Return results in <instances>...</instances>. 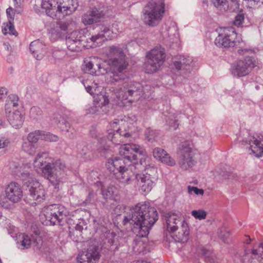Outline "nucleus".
<instances>
[{
    "label": "nucleus",
    "mask_w": 263,
    "mask_h": 263,
    "mask_svg": "<svg viewBox=\"0 0 263 263\" xmlns=\"http://www.w3.org/2000/svg\"><path fill=\"white\" fill-rule=\"evenodd\" d=\"M100 257L99 248L96 246H90L86 252L78 255L77 260L80 263H95Z\"/></svg>",
    "instance_id": "obj_18"
},
{
    "label": "nucleus",
    "mask_w": 263,
    "mask_h": 263,
    "mask_svg": "<svg viewBox=\"0 0 263 263\" xmlns=\"http://www.w3.org/2000/svg\"><path fill=\"white\" fill-rule=\"evenodd\" d=\"M164 6L162 1L149 2L143 10V20L144 23L151 26L157 25L162 18L165 11Z\"/></svg>",
    "instance_id": "obj_9"
},
{
    "label": "nucleus",
    "mask_w": 263,
    "mask_h": 263,
    "mask_svg": "<svg viewBox=\"0 0 263 263\" xmlns=\"http://www.w3.org/2000/svg\"><path fill=\"white\" fill-rule=\"evenodd\" d=\"M29 49L33 57L38 60L42 59L46 52L45 44L40 40L32 42Z\"/></svg>",
    "instance_id": "obj_24"
},
{
    "label": "nucleus",
    "mask_w": 263,
    "mask_h": 263,
    "mask_svg": "<svg viewBox=\"0 0 263 263\" xmlns=\"http://www.w3.org/2000/svg\"><path fill=\"white\" fill-rule=\"evenodd\" d=\"M245 237L246 238V240H244V242L246 244H249L250 242L251 238H250L249 236H245Z\"/></svg>",
    "instance_id": "obj_60"
},
{
    "label": "nucleus",
    "mask_w": 263,
    "mask_h": 263,
    "mask_svg": "<svg viewBox=\"0 0 263 263\" xmlns=\"http://www.w3.org/2000/svg\"><path fill=\"white\" fill-rule=\"evenodd\" d=\"M58 11L60 13V20L65 16L71 14L77 8L76 0H57Z\"/></svg>",
    "instance_id": "obj_19"
},
{
    "label": "nucleus",
    "mask_w": 263,
    "mask_h": 263,
    "mask_svg": "<svg viewBox=\"0 0 263 263\" xmlns=\"http://www.w3.org/2000/svg\"><path fill=\"white\" fill-rule=\"evenodd\" d=\"M168 124H169L170 126L171 127H173L174 129H176L178 127V125H179V123H178V121H177L176 120H171L169 122Z\"/></svg>",
    "instance_id": "obj_55"
},
{
    "label": "nucleus",
    "mask_w": 263,
    "mask_h": 263,
    "mask_svg": "<svg viewBox=\"0 0 263 263\" xmlns=\"http://www.w3.org/2000/svg\"><path fill=\"white\" fill-rule=\"evenodd\" d=\"M104 15L103 11L95 8L83 15L82 22L85 25H91L100 22Z\"/></svg>",
    "instance_id": "obj_23"
},
{
    "label": "nucleus",
    "mask_w": 263,
    "mask_h": 263,
    "mask_svg": "<svg viewBox=\"0 0 263 263\" xmlns=\"http://www.w3.org/2000/svg\"><path fill=\"white\" fill-rule=\"evenodd\" d=\"M45 218V224L48 225L61 224L63 220H67V223L71 224L70 219H67L69 212L61 204H53L45 207L43 211Z\"/></svg>",
    "instance_id": "obj_10"
},
{
    "label": "nucleus",
    "mask_w": 263,
    "mask_h": 263,
    "mask_svg": "<svg viewBox=\"0 0 263 263\" xmlns=\"http://www.w3.org/2000/svg\"><path fill=\"white\" fill-rule=\"evenodd\" d=\"M10 124L15 128H20L24 121V116L18 110L10 114L8 116Z\"/></svg>",
    "instance_id": "obj_29"
},
{
    "label": "nucleus",
    "mask_w": 263,
    "mask_h": 263,
    "mask_svg": "<svg viewBox=\"0 0 263 263\" xmlns=\"http://www.w3.org/2000/svg\"><path fill=\"white\" fill-rule=\"evenodd\" d=\"M95 195V193L93 191L89 190L88 195L85 200V202L86 203H90L93 200Z\"/></svg>",
    "instance_id": "obj_52"
},
{
    "label": "nucleus",
    "mask_w": 263,
    "mask_h": 263,
    "mask_svg": "<svg viewBox=\"0 0 263 263\" xmlns=\"http://www.w3.org/2000/svg\"><path fill=\"white\" fill-rule=\"evenodd\" d=\"M192 215L197 219L203 220L206 217V212L202 210H193L191 212Z\"/></svg>",
    "instance_id": "obj_41"
},
{
    "label": "nucleus",
    "mask_w": 263,
    "mask_h": 263,
    "mask_svg": "<svg viewBox=\"0 0 263 263\" xmlns=\"http://www.w3.org/2000/svg\"><path fill=\"white\" fill-rule=\"evenodd\" d=\"M238 53L245 55V58L238 60L231 68L232 74L237 77H242L248 75L255 66V61L253 58L247 54L252 53V50L249 49H240Z\"/></svg>",
    "instance_id": "obj_11"
},
{
    "label": "nucleus",
    "mask_w": 263,
    "mask_h": 263,
    "mask_svg": "<svg viewBox=\"0 0 263 263\" xmlns=\"http://www.w3.org/2000/svg\"><path fill=\"white\" fill-rule=\"evenodd\" d=\"M252 254L259 262L263 263V245L262 243H259L257 248H254L252 250Z\"/></svg>",
    "instance_id": "obj_37"
},
{
    "label": "nucleus",
    "mask_w": 263,
    "mask_h": 263,
    "mask_svg": "<svg viewBox=\"0 0 263 263\" xmlns=\"http://www.w3.org/2000/svg\"><path fill=\"white\" fill-rule=\"evenodd\" d=\"M8 142L6 140L0 139V148H4L7 146Z\"/></svg>",
    "instance_id": "obj_57"
},
{
    "label": "nucleus",
    "mask_w": 263,
    "mask_h": 263,
    "mask_svg": "<svg viewBox=\"0 0 263 263\" xmlns=\"http://www.w3.org/2000/svg\"><path fill=\"white\" fill-rule=\"evenodd\" d=\"M253 258H255L252 254V251L251 252L249 250H245L243 255L241 257L242 263H251Z\"/></svg>",
    "instance_id": "obj_42"
},
{
    "label": "nucleus",
    "mask_w": 263,
    "mask_h": 263,
    "mask_svg": "<svg viewBox=\"0 0 263 263\" xmlns=\"http://www.w3.org/2000/svg\"><path fill=\"white\" fill-rule=\"evenodd\" d=\"M6 198L13 203L20 201L23 197V191L21 185L15 182H11L6 187Z\"/></svg>",
    "instance_id": "obj_17"
},
{
    "label": "nucleus",
    "mask_w": 263,
    "mask_h": 263,
    "mask_svg": "<svg viewBox=\"0 0 263 263\" xmlns=\"http://www.w3.org/2000/svg\"><path fill=\"white\" fill-rule=\"evenodd\" d=\"M192 61L193 60L191 57L179 55L177 57V60L174 62V64L177 70L188 71L190 69V64Z\"/></svg>",
    "instance_id": "obj_28"
},
{
    "label": "nucleus",
    "mask_w": 263,
    "mask_h": 263,
    "mask_svg": "<svg viewBox=\"0 0 263 263\" xmlns=\"http://www.w3.org/2000/svg\"><path fill=\"white\" fill-rule=\"evenodd\" d=\"M84 85L87 92L90 93L91 96H93L94 98H96L101 93L98 84L94 83L93 85L91 86H86L85 84Z\"/></svg>",
    "instance_id": "obj_36"
},
{
    "label": "nucleus",
    "mask_w": 263,
    "mask_h": 263,
    "mask_svg": "<svg viewBox=\"0 0 263 263\" xmlns=\"http://www.w3.org/2000/svg\"><path fill=\"white\" fill-rule=\"evenodd\" d=\"M100 59L93 57L84 61L85 65L83 70L85 72L93 76L104 74L107 72L106 69L102 66Z\"/></svg>",
    "instance_id": "obj_16"
},
{
    "label": "nucleus",
    "mask_w": 263,
    "mask_h": 263,
    "mask_svg": "<svg viewBox=\"0 0 263 263\" xmlns=\"http://www.w3.org/2000/svg\"><path fill=\"white\" fill-rule=\"evenodd\" d=\"M22 12V9L21 7L18 6V7H16L14 9V14L15 13H17V14H21Z\"/></svg>",
    "instance_id": "obj_59"
},
{
    "label": "nucleus",
    "mask_w": 263,
    "mask_h": 263,
    "mask_svg": "<svg viewBox=\"0 0 263 263\" xmlns=\"http://www.w3.org/2000/svg\"><path fill=\"white\" fill-rule=\"evenodd\" d=\"M184 220L180 216L174 213H169L165 216L166 230L171 233H173L178 230Z\"/></svg>",
    "instance_id": "obj_22"
},
{
    "label": "nucleus",
    "mask_w": 263,
    "mask_h": 263,
    "mask_svg": "<svg viewBox=\"0 0 263 263\" xmlns=\"http://www.w3.org/2000/svg\"><path fill=\"white\" fill-rule=\"evenodd\" d=\"M73 224H76L75 229L76 232L77 233V235L78 234L81 235V233L84 229V227L85 229L87 228L86 223L84 219H78V222L77 223H73Z\"/></svg>",
    "instance_id": "obj_43"
},
{
    "label": "nucleus",
    "mask_w": 263,
    "mask_h": 263,
    "mask_svg": "<svg viewBox=\"0 0 263 263\" xmlns=\"http://www.w3.org/2000/svg\"><path fill=\"white\" fill-rule=\"evenodd\" d=\"M213 5L217 10L222 12L227 11L229 9V4L227 0H206ZM235 2L236 0H231Z\"/></svg>",
    "instance_id": "obj_32"
},
{
    "label": "nucleus",
    "mask_w": 263,
    "mask_h": 263,
    "mask_svg": "<svg viewBox=\"0 0 263 263\" xmlns=\"http://www.w3.org/2000/svg\"><path fill=\"white\" fill-rule=\"evenodd\" d=\"M128 122L125 119L121 118L116 119L108 126L107 138L115 144H120L124 142V139L131 136L127 132Z\"/></svg>",
    "instance_id": "obj_8"
},
{
    "label": "nucleus",
    "mask_w": 263,
    "mask_h": 263,
    "mask_svg": "<svg viewBox=\"0 0 263 263\" xmlns=\"http://www.w3.org/2000/svg\"><path fill=\"white\" fill-rule=\"evenodd\" d=\"M50 39L51 41L54 42L59 39H63L65 36V33L61 31L59 27H55L50 30L49 32Z\"/></svg>",
    "instance_id": "obj_34"
},
{
    "label": "nucleus",
    "mask_w": 263,
    "mask_h": 263,
    "mask_svg": "<svg viewBox=\"0 0 263 263\" xmlns=\"http://www.w3.org/2000/svg\"><path fill=\"white\" fill-rule=\"evenodd\" d=\"M3 33L5 34L9 33L11 35H16L17 33L15 30L13 20H9L7 23H4L2 29Z\"/></svg>",
    "instance_id": "obj_35"
},
{
    "label": "nucleus",
    "mask_w": 263,
    "mask_h": 263,
    "mask_svg": "<svg viewBox=\"0 0 263 263\" xmlns=\"http://www.w3.org/2000/svg\"><path fill=\"white\" fill-rule=\"evenodd\" d=\"M33 165L36 170H40L42 176L55 188L63 182L67 170L63 161L49 157L47 152L38 153L33 161Z\"/></svg>",
    "instance_id": "obj_3"
},
{
    "label": "nucleus",
    "mask_w": 263,
    "mask_h": 263,
    "mask_svg": "<svg viewBox=\"0 0 263 263\" xmlns=\"http://www.w3.org/2000/svg\"><path fill=\"white\" fill-rule=\"evenodd\" d=\"M119 153L122 157L108 160L107 168L120 182L126 185L132 184L135 181L136 174L145 167L146 152L139 145L127 143L120 146Z\"/></svg>",
    "instance_id": "obj_1"
},
{
    "label": "nucleus",
    "mask_w": 263,
    "mask_h": 263,
    "mask_svg": "<svg viewBox=\"0 0 263 263\" xmlns=\"http://www.w3.org/2000/svg\"><path fill=\"white\" fill-rule=\"evenodd\" d=\"M244 21V15L242 13L238 14L235 18L234 21V25L238 27L240 26Z\"/></svg>",
    "instance_id": "obj_47"
},
{
    "label": "nucleus",
    "mask_w": 263,
    "mask_h": 263,
    "mask_svg": "<svg viewBox=\"0 0 263 263\" xmlns=\"http://www.w3.org/2000/svg\"><path fill=\"white\" fill-rule=\"evenodd\" d=\"M41 6L46 14L55 19L60 20V13L58 11L57 0H43Z\"/></svg>",
    "instance_id": "obj_21"
},
{
    "label": "nucleus",
    "mask_w": 263,
    "mask_h": 263,
    "mask_svg": "<svg viewBox=\"0 0 263 263\" xmlns=\"http://www.w3.org/2000/svg\"><path fill=\"white\" fill-rule=\"evenodd\" d=\"M146 138L148 141L153 142L156 140L158 135V132L156 130H153L150 128H147L145 131Z\"/></svg>",
    "instance_id": "obj_38"
},
{
    "label": "nucleus",
    "mask_w": 263,
    "mask_h": 263,
    "mask_svg": "<svg viewBox=\"0 0 263 263\" xmlns=\"http://www.w3.org/2000/svg\"><path fill=\"white\" fill-rule=\"evenodd\" d=\"M77 149L81 155H85L87 151V147L84 143H79L77 145Z\"/></svg>",
    "instance_id": "obj_51"
},
{
    "label": "nucleus",
    "mask_w": 263,
    "mask_h": 263,
    "mask_svg": "<svg viewBox=\"0 0 263 263\" xmlns=\"http://www.w3.org/2000/svg\"><path fill=\"white\" fill-rule=\"evenodd\" d=\"M153 156L157 159L168 165L174 166L176 164L175 160L171 158L169 154L162 148H155L153 150Z\"/></svg>",
    "instance_id": "obj_26"
},
{
    "label": "nucleus",
    "mask_w": 263,
    "mask_h": 263,
    "mask_svg": "<svg viewBox=\"0 0 263 263\" xmlns=\"http://www.w3.org/2000/svg\"><path fill=\"white\" fill-rule=\"evenodd\" d=\"M165 50L159 46L147 52L145 63V70L147 73L156 72L163 64L165 59Z\"/></svg>",
    "instance_id": "obj_12"
},
{
    "label": "nucleus",
    "mask_w": 263,
    "mask_h": 263,
    "mask_svg": "<svg viewBox=\"0 0 263 263\" xmlns=\"http://www.w3.org/2000/svg\"><path fill=\"white\" fill-rule=\"evenodd\" d=\"M14 173L28 187V199L29 200V204L36 205L45 200V190L32 173L25 170V167H16Z\"/></svg>",
    "instance_id": "obj_5"
},
{
    "label": "nucleus",
    "mask_w": 263,
    "mask_h": 263,
    "mask_svg": "<svg viewBox=\"0 0 263 263\" xmlns=\"http://www.w3.org/2000/svg\"><path fill=\"white\" fill-rule=\"evenodd\" d=\"M97 33L93 34L87 39L84 35V30H77L72 32L66 39V44L67 48L73 52H78L81 50V48L85 45L84 43L92 42L93 45L101 43L102 42L108 40H111L113 37L114 31L110 26L106 25H99L96 27Z\"/></svg>",
    "instance_id": "obj_4"
},
{
    "label": "nucleus",
    "mask_w": 263,
    "mask_h": 263,
    "mask_svg": "<svg viewBox=\"0 0 263 263\" xmlns=\"http://www.w3.org/2000/svg\"><path fill=\"white\" fill-rule=\"evenodd\" d=\"M108 65L110 71L112 74V80L118 81L124 79L128 63L123 49L119 46H112L109 47Z\"/></svg>",
    "instance_id": "obj_6"
},
{
    "label": "nucleus",
    "mask_w": 263,
    "mask_h": 263,
    "mask_svg": "<svg viewBox=\"0 0 263 263\" xmlns=\"http://www.w3.org/2000/svg\"><path fill=\"white\" fill-rule=\"evenodd\" d=\"M41 114V110L39 108L34 106L30 109V115L31 118L36 119L37 118V116Z\"/></svg>",
    "instance_id": "obj_48"
},
{
    "label": "nucleus",
    "mask_w": 263,
    "mask_h": 263,
    "mask_svg": "<svg viewBox=\"0 0 263 263\" xmlns=\"http://www.w3.org/2000/svg\"><path fill=\"white\" fill-rule=\"evenodd\" d=\"M7 93L6 88L4 87L0 88V100L2 99Z\"/></svg>",
    "instance_id": "obj_56"
},
{
    "label": "nucleus",
    "mask_w": 263,
    "mask_h": 263,
    "mask_svg": "<svg viewBox=\"0 0 263 263\" xmlns=\"http://www.w3.org/2000/svg\"><path fill=\"white\" fill-rule=\"evenodd\" d=\"M31 243L30 237L24 233H21L16 236V245L19 249H27L30 247Z\"/></svg>",
    "instance_id": "obj_30"
},
{
    "label": "nucleus",
    "mask_w": 263,
    "mask_h": 263,
    "mask_svg": "<svg viewBox=\"0 0 263 263\" xmlns=\"http://www.w3.org/2000/svg\"><path fill=\"white\" fill-rule=\"evenodd\" d=\"M135 181L140 186L142 192L145 193L150 192L154 185V182L151 179V175L147 173L136 174Z\"/></svg>",
    "instance_id": "obj_20"
},
{
    "label": "nucleus",
    "mask_w": 263,
    "mask_h": 263,
    "mask_svg": "<svg viewBox=\"0 0 263 263\" xmlns=\"http://www.w3.org/2000/svg\"><path fill=\"white\" fill-rule=\"evenodd\" d=\"M177 155L178 164L181 169L187 170L195 165V161L193 159L194 154L191 142H183L178 149Z\"/></svg>",
    "instance_id": "obj_13"
},
{
    "label": "nucleus",
    "mask_w": 263,
    "mask_h": 263,
    "mask_svg": "<svg viewBox=\"0 0 263 263\" xmlns=\"http://www.w3.org/2000/svg\"><path fill=\"white\" fill-rule=\"evenodd\" d=\"M76 241H81V239L79 238V237L77 239H76L75 240Z\"/></svg>",
    "instance_id": "obj_63"
},
{
    "label": "nucleus",
    "mask_w": 263,
    "mask_h": 263,
    "mask_svg": "<svg viewBox=\"0 0 263 263\" xmlns=\"http://www.w3.org/2000/svg\"><path fill=\"white\" fill-rule=\"evenodd\" d=\"M109 103V100L105 95L100 93L99 96L94 98L92 105L89 108L88 111L89 114H94L101 112L103 106Z\"/></svg>",
    "instance_id": "obj_25"
},
{
    "label": "nucleus",
    "mask_w": 263,
    "mask_h": 263,
    "mask_svg": "<svg viewBox=\"0 0 263 263\" xmlns=\"http://www.w3.org/2000/svg\"><path fill=\"white\" fill-rule=\"evenodd\" d=\"M158 217L156 209L151 206L149 202H140L130 208L124 216L123 224H132L133 232L137 236L144 237L148 235Z\"/></svg>",
    "instance_id": "obj_2"
},
{
    "label": "nucleus",
    "mask_w": 263,
    "mask_h": 263,
    "mask_svg": "<svg viewBox=\"0 0 263 263\" xmlns=\"http://www.w3.org/2000/svg\"><path fill=\"white\" fill-rule=\"evenodd\" d=\"M58 126L63 132H72L73 129H71L70 123L64 119L60 121L58 123Z\"/></svg>",
    "instance_id": "obj_39"
},
{
    "label": "nucleus",
    "mask_w": 263,
    "mask_h": 263,
    "mask_svg": "<svg viewBox=\"0 0 263 263\" xmlns=\"http://www.w3.org/2000/svg\"><path fill=\"white\" fill-rule=\"evenodd\" d=\"M226 236L224 235H221V238L222 239L223 241L225 243H228V237L230 235V234L229 232H227L226 234Z\"/></svg>",
    "instance_id": "obj_58"
},
{
    "label": "nucleus",
    "mask_w": 263,
    "mask_h": 263,
    "mask_svg": "<svg viewBox=\"0 0 263 263\" xmlns=\"http://www.w3.org/2000/svg\"><path fill=\"white\" fill-rule=\"evenodd\" d=\"M236 37V34L233 28H224L219 33L215 40V43L219 47H232L235 45Z\"/></svg>",
    "instance_id": "obj_15"
},
{
    "label": "nucleus",
    "mask_w": 263,
    "mask_h": 263,
    "mask_svg": "<svg viewBox=\"0 0 263 263\" xmlns=\"http://www.w3.org/2000/svg\"><path fill=\"white\" fill-rule=\"evenodd\" d=\"M69 23L68 22H59L57 27L61 29V31L64 32L65 34L69 26Z\"/></svg>",
    "instance_id": "obj_49"
},
{
    "label": "nucleus",
    "mask_w": 263,
    "mask_h": 263,
    "mask_svg": "<svg viewBox=\"0 0 263 263\" xmlns=\"http://www.w3.org/2000/svg\"><path fill=\"white\" fill-rule=\"evenodd\" d=\"M187 193L190 195L194 194L196 195L202 196L204 194V190L201 189H199L196 186L189 185L187 186Z\"/></svg>",
    "instance_id": "obj_44"
},
{
    "label": "nucleus",
    "mask_w": 263,
    "mask_h": 263,
    "mask_svg": "<svg viewBox=\"0 0 263 263\" xmlns=\"http://www.w3.org/2000/svg\"><path fill=\"white\" fill-rule=\"evenodd\" d=\"M237 141L248 149L250 154L263 161V140L257 139L252 135L249 131L243 129L237 137Z\"/></svg>",
    "instance_id": "obj_7"
},
{
    "label": "nucleus",
    "mask_w": 263,
    "mask_h": 263,
    "mask_svg": "<svg viewBox=\"0 0 263 263\" xmlns=\"http://www.w3.org/2000/svg\"><path fill=\"white\" fill-rule=\"evenodd\" d=\"M42 130H37L29 133L25 138L28 141L36 145V143L42 138Z\"/></svg>",
    "instance_id": "obj_33"
},
{
    "label": "nucleus",
    "mask_w": 263,
    "mask_h": 263,
    "mask_svg": "<svg viewBox=\"0 0 263 263\" xmlns=\"http://www.w3.org/2000/svg\"><path fill=\"white\" fill-rule=\"evenodd\" d=\"M42 138V140L50 142H56L59 140V137L57 136L52 134L50 133H46L43 130Z\"/></svg>",
    "instance_id": "obj_40"
},
{
    "label": "nucleus",
    "mask_w": 263,
    "mask_h": 263,
    "mask_svg": "<svg viewBox=\"0 0 263 263\" xmlns=\"http://www.w3.org/2000/svg\"><path fill=\"white\" fill-rule=\"evenodd\" d=\"M22 140V150L30 155H34L36 153L37 146L28 141L25 138V137H23Z\"/></svg>",
    "instance_id": "obj_31"
},
{
    "label": "nucleus",
    "mask_w": 263,
    "mask_h": 263,
    "mask_svg": "<svg viewBox=\"0 0 263 263\" xmlns=\"http://www.w3.org/2000/svg\"><path fill=\"white\" fill-rule=\"evenodd\" d=\"M114 191L112 187H108L105 190H102V194L105 199L110 198L114 195Z\"/></svg>",
    "instance_id": "obj_46"
},
{
    "label": "nucleus",
    "mask_w": 263,
    "mask_h": 263,
    "mask_svg": "<svg viewBox=\"0 0 263 263\" xmlns=\"http://www.w3.org/2000/svg\"><path fill=\"white\" fill-rule=\"evenodd\" d=\"M18 101L19 98L17 96L14 94H11L8 96V99L7 100L6 105L9 104H12L13 106L17 107L18 105Z\"/></svg>",
    "instance_id": "obj_45"
},
{
    "label": "nucleus",
    "mask_w": 263,
    "mask_h": 263,
    "mask_svg": "<svg viewBox=\"0 0 263 263\" xmlns=\"http://www.w3.org/2000/svg\"><path fill=\"white\" fill-rule=\"evenodd\" d=\"M6 13H7L8 17L9 18V20H13V21H14V9H13L11 7L8 8L6 10Z\"/></svg>",
    "instance_id": "obj_53"
},
{
    "label": "nucleus",
    "mask_w": 263,
    "mask_h": 263,
    "mask_svg": "<svg viewBox=\"0 0 263 263\" xmlns=\"http://www.w3.org/2000/svg\"><path fill=\"white\" fill-rule=\"evenodd\" d=\"M202 253L204 255H206V250L205 249H203L202 250Z\"/></svg>",
    "instance_id": "obj_62"
},
{
    "label": "nucleus",
    "mask_w": 263,
    "mask_h": 263,
    "mask_svg": "<svg viewBox=\"0 0 263 263\" xmlns=\"http://www.w3.org/2000/svg\"><path fill=\"white\" fill-rule=\"evenodd\" d=\"M98 173L97 171H91L88 176L89 179L91 180H95L96 178H98Z\"/></svg>",
    "instance_id": "obj_54"
},
{
    "label": "nucleus",
    "mask_w": 263,
    "mask_h": 263,
    "mask_svg": "<svg viewBox=\"0 0 263 263\" xmlns=\"http://www.w3.org/2000/svg\"><path fill=\"white\" fill-rule=\"evenodd\" d=\"M179 231L177 234L173 236L176 242L184 243L187 241L190 234L188 224L185 220H183L182 224L179 226Z\"/></svg>",
    "instance_id": "obj_27"
},
{
    "label": "nucleus",
    "mask_w": 263,
    "mask_h": 263,
    "mask_svg": "<svg viewBox=\"0 0 263 263\" xmlns=\"http://www.w3.org/2000/svg\"><path fill=\"white\" fill-rule=\"evenodd\" d=\"M115 236L116 234L114 233H108L107 234L106 239L107 240V242L109 243L110 246H112L114 245L115 242Z\"/></svg>",
    "instance_id": "obj_50"
},
{
    "label": "nucleus",
    "mask_w": 263,
    "mask_h": 263,
    "mask_svg": "<svg viewBox=\"0 0 263 263\" xmlns=\"http://www.w3.org/2000/svg\"><path fill=\"white\" fill-rule=\"evenodd\" d=\"M258 7L259 8H260L261 9L263 10V1H262L261 2H260V3H259Z\"/></svg>",
    "instance_id": "obj_61"
},
{
    "label": "nucleus",
    "mask_w": 263,
    "mask_h": 263,
    "mask_svg": "<svg viewBox=\"0 0 263 263\" xmlns=\"http://www.w3.org/2000/svg\"><path fill=\"white\" fill-rule=\"evenodd\" d=\"M142 91V86L138 82L125 81L120 88L118 97L122 101L128 100L133 102L139 99Z\"/></svg>",
    "instance_id": "obj_14"
}]
</instances>
